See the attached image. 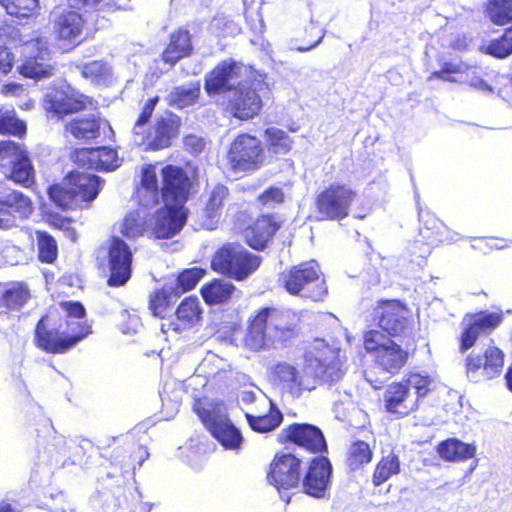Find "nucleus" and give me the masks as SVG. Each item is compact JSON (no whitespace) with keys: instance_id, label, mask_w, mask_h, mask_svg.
Instances as JSON below:
<instances>
[{"instance_id":"f257e3e1","label":"nucleus","mask_w":512,"mask_h":512,"mask_svg":"<svg viewBox=\"0 0 512 512\" xmlns=\"http://www.w3.org/2000/svg\"><path fill=\"white\" fill-rule=\"evenodd\" d=\"M275 384L292 398H298L304 391L316 388L318 382L331 383L342 376L339 363L333 353L330 356L307 355L301 370L288 362H278L271 367Z\"/></svg>"},{"instance_id":"f03ea898","label":"nucleus","mask_w":512,"mask_h":512,"mask_svg":"<svg viewBox=\"0 0 512 512\" xmlns=\"http://www.w3.org/2000/svg\"><path fill=\"white\" fill-rule=\"evenodd\" d=\"M189 192V179L178 167L168 165L163 169L162 200L164 208L159 209L150 219L149 227L158 239L176 235L186 221L184 203Z\"/></svg>"},{"instance_id":"7ed1b4c3","label":"nucleus","mask_w":512,"mask_h":512,"mask_svg":"<svg viewBox=\"0 0 512 512\" xmlns=\"http://www.w3.org/2000/svg\"><path fill=\"white\" fill-rule=\"evenodd\" d=\"M295 335V326L285 320L283 313L263 309L251 321L243 341L246 347L257 351L269 344L285 342Z\"/></svg>"},{"instance_id":"20e7f679","label":"nucleus","mask_w":512,"mask_h":512,"mask_svg":"<svg viewBox=\"0 0 512 512\" xmlns=\"http://www.w3.org/2000/svg\"><path fill=\"white\" fill-rule=\"evenodd\" d=\"M101 186L100 178L85 172L73 171L60 185L48 190L50 199L62 209L80 206L96 198Z\"/></svg>"},{"instance_id":"39448f33","label":"nucleus","mask_w":512,"mask_h":512,"mask_svg":"<svg viewBox=\"0 0 512 512\" xmlns=\"http://www.w3.org/2000/svg\"><path fill=\"white\" fill-rule=\"evenodd\" d=\"M194 410L205 427L225 449L234 451L241 449L243 437L228 418L227 408L223 403L208 402L202 404L198 402L195 404Z\"/></svg>"},{"instance_id":"423d86ee","label":"nucleus","mask_w":512,"mask_h":512,"mask_svg":"<svg viewBox=\"0 0 512 512\" xmlns=\"http://www.w3.org/2000/svg\"><path fill=\"white\" fill-rule=\"evenodd\" d=\"M261 258L237 243H228L218 249L212 259L214 271L242 281L260 266Z\"/></svg>"},{"instance_id":"0eeeda50","label":"nucleus","mask_w":512,"mask_h":512,"mask_svg":"<svg viewBox=\"0 0 512 512\" xmlns=\"http://www.w3.org/2000/svg\"><path fill=\"white\" fill-rule=\"evenodd\" d=\"M279 281L293 295L321 300L327 293L325 281L319 278L315 261L299 264L280 275Z\"/></svg>"},{"instance_id":"6e6552de","label":"nucleus","mask_w":512,"mask_h":512,"mask_svg":"<svg viewBox=\"0 0 512 512\" xmlns=\"http://www.w3.org/2000/svg\"><path fill=\"white\" fill-rule=\"evenodd\" d=\"M89 99L69 84L62 82L49 88L45 94L43 106L50 118L61 119L64 116L86 108Z\"/></svg>"},{"instance_id":"1a4fd4ad","label":"nucleus","mask_w":512,"mask_h":512,"mask_svg":"<svg viewBox=\"0 0 512 512\" xmlns=\"http://www.w3.org/2000/svg\"><path fill=\"white\" fill-rule=\"evenodd\" d=\"M251 74V70L240 63L225 60L219 63L205 77V90L209 95L223 92L230 94Z\"/></svg>"},{"instance_id":"9d476101","label":"nucleus","mask_w":512,"mask_h":512,"mask_svg":"<svg viewBox=\"0 0 512 512\" xmlns=\"http://www.w3.org/2000/svg\"><path fill=\"white\" fill-rule=\"evenodd\" d=\"M228 161L235 171L259 168L264 161L261 142L251 135H239L231 144Z\"/></svg>"},{"instance_id":"9b49d317","label":"nucleus","mask_w":512,"mask_h":512,"mask_svg":"<svg viewBox=\"0 0 512 512\" xmlns=\"http://www.w3.org/2000/svg\"><path fill=\"white\" fill-rule=\"evenodd\" d=\"M356 193L345 185H331L317 197L320 214L330 220H340L348 215Z\"/></svg>"},{"instance_id":"f8f14e48","label":"nucleus","mask_w":512,"mask_h":512,"mask_svg":"<svg viewBox=\"0 0 512 512\" xmlns=\"http://www.w3.org/2000/svg\"><path fill=\"white\" fill-rule=\"evenodd\" d=\"M504 354L496 346L489 345L483 355L471 353L466 359V372L471 381L490 380L501 374Z\"/></svg>"},{"instance_id":"ddd939ff","label":"nucleus","mask_w":512,"mask_h":512,"mask_svg":"<svg viewBox=\"0 0 512 512\" xmlns=\"http://www.w3.org/2000/svg\"><path fill=\"white\" fill-rule=\"evenodd\" d=\"M77 325L79 327L78 332L73 331V334L64 336L55 329H47L45 318H41L35 331L37 346L48 353L66 352L90 333L87 325L80 323H77Z\"/></svg>"},{"instance_id":"4468645a","label":"nucleus","mask_w":512,"mask_h":512,"mask_svg":"<svg viewBox=\"0 0 512 512\" xmlns=\"http://www.w3.org/2000/svg\"><path fill=\"white\" fill-rule=\"evenodd\" d=\"M301 461L291 453L276 454L270 464L267 479L279 492L298 486Z\"/></svg>"},{"instance_id":"2eb2a0df","label":"nucleus","mask_w":512,"mask_h":512,"mask_svg":"<svg viewBox=\"0 0 512 512\" xmlns=\"http://www.w3.org/2000/svg\"><path fill=\"white\" fill-rule=\"evenodd\" d=\"M502 317L498 313L479 312L467 315L461 322L460 351L469 350L482 336L490 334L500 323Z\"/></svg>"},{"instance_id":"dca6fc26","label":"nucleus","mask_w":512,"mask_h":512,"mask_svg":"<svg viewBox=\"0 0 512 512\" xmlns=\"http://www.w3.org/2000/svg\"><path fill=\"white\" fill-rule=\"evenodd\" d=\"M132 252L120 238L113 237L108 248L110 286H122L131 277Z\"/></svg>"},{"instance_id":"f3484780","label":"nucleus","mask_w":512,"mask_h":512,"mask_svg":"<svg viewBox=\"0 0 512 512\" xmlns=\"http://www.w3.org/2000/svg\"><path fill=\"white\" fill-rule=\"evenodd\" d=\"M409 310L399 301H384L375 308L379 326L390 335L404 334L410 328Z\"/></svg>"},{"instance_id":"a211bd4d","label":"nucleus","mask_w":512,"mask_h":512,"mask_svg":"<svg viewBox=\"0 0 512 512\" xmlns=\"http://www.w3.org/2000/svg\"><path fill=\"white\" fill-rule=\"evenodd\" d=\"M33 212L31 200L19 191L0 195V229H9L16 219L27 218Z\"/></svg>"},{"instance_id":"6ab92c4d","label":"nucleus","mask_w":512,"mask_h":512,"mask_svg":"<svg viewBox=\"0 0 512 512\" xmlns=\"http://www.w3.org/2000/svg\"><path fill=\"white\" fill-rule=\"evenodd\" d=\"M262 101L254 89L246 85V81L228 96V110L239 119H250L257 115Z\"/></svg>"},{"instance_id":"aec40b11","label":"nucleus","mask_w":512,"mask_h":512,"mask_svg":"<svg viewBox=\"0 0 512 512\" xmlns=\"http://www.w3.org/2000/svg\"><path fill=\"white\" fill-rule=\"evenodd\" d=\"M332 466L325 457L313 459L302 481L303 491L315 498H323L328 489Z\"/></svg>"},{"instance_id":"412c9836","label":"nucleus","mask_w":512,"mask_h":512,"mask_svg":"<svg viewBox=\"0 0 512 512\" xmlns=\"http://www.w3.org/2000/svg\"><path fill=\"white\" fill-rule=\"evenodd\" d=\"M281 436L314 453L322 452L327 448L320 429L310 424H292L282 430Z\"/></svg>"},{"instance_id":"4be33fe9","label":"nucleus","mask_w":512,"mask_h":512,"mask_svg":"<svg viewBox=\"0 0 512 512\" xmlns=\"http://www.w3.org/2000/svg\"><path fill=\"white\" fill-rule=\"evenodd\" d=\"M180 118L170 112L159 116L150 130L149 150H160L171 145L174 138L178 136Z\"/></svg>"},{"instance_id":"5701e85b","label":"nucleus","mask_w":512,"mask_h":512,"mask_svg":"<svg viewBox=\"0 0 512 512\" xmlns=\"http://www.w3.org/2000/svg\"><path fill=\"white\" fill-rule=\"evenodd\" d=\"M74 161L89 169L114 170L120 166L117 152L112 148L98 147L75 152Z\"/></svg>"},{"instance_id":"b1692460","label":"nucleus","mask_w":512,"mask_h":512,"mask_svg":"<svg viewBox=\"0 0 512 512\" xmlns=\"http://www.w3.org/2000/svg\"><path fill=\"white\" fill-rule=\"evenodd\" d=\"M385 408L389 413L406 416L418 408L417 398L410 393L405 382L390 384L384 394Z\"/></svg>"},{"instance_id":"393cba45","label":"nucleus","mask_w":512,"mask_h":512,"mask_svg":"<svg viewBox=\"0 0 512 512\" xmlns=\"http://www.w3.org/2000/svg\"><path fill=\"white\" fill-rule=\"evenodd\" d=\"M279 227L280 223L273 216L263 215L245 230L246 242L253 249L262 250Z\"/></svg>"},{"instance_id":"a878e982","label":"nucleus","mask_w":512,"mask_h":512,"mask_svg":"<svg viewBox=\"0 0 512 512\" xmlns=\"http://www.w3.org/2000/svg\"><path fill=\"white\" fill-rule=\"evenodd\" d=\"M228 189L221 184H218L212 188L209 193L208 200L205 208L199 217V225L207 230H213L218 223L224 200L227 198Z\"/></svg>"},{"instance_id":"bb28decb","label":"nucleus","mask_w":512,"mask_h":512,"mask_svg":"<svg viewBox=\"0 0 512 512\" xmlns=\"http://www.w3.org/2000/svg\"><path fill=\"white\" fill-rule=\"evenodd\" d=\"M163 167L161 175L163 176ZM162 190L158 185V172L157 167L153 165L144 166L141 170V185L138 188L137 196L141 206L148 207L158 203L159 198H162Z\"/></svg>"},{"instance_id":"cd10ccee","label":"nucleus","mask_w":512,"mask_h":512,"mask_svg":"<svg viewBox=\"0 0 512 512\" xmlns=\"http://www.w3.org/2000/svg\"><path fill=\"white\" fill-rule=\"evenodd\" d=\"M84 20L76 11H64L54 22V31L58 38L68 43H79L82 36Z\"/></svg>"},{"instance_id":"c85d7f7f","label":"nucleus","mask_w":512,"mask_h":512,"mask_svg":"<svg viewBox=\"0 0 512 512\" xmlns=\"http://www.w3.org/2000/svg\"><path fill=\"white\" fill-rule=\"evenodd\" d=\"M374 357L376 364L389 374L397 373L407 361V353L394 341L386 342Z\"/></svg>"},{"instance_id":"c756f323","label":"nucleus","mask_w":512,"mask_h":512,"mask_svg":"<svg viewBox=\"0 0 512 512\" xmlns=\"http://www.w3.org/2000/svg\"><path fill=\"white\" fill-rule=\"evenodd\" d=\"M200 317L199 300L195 297H187L176 310V322L169 323L168 329L175 332L182 331L199 322Z\"/></svg>"},{"instance_id":"7c9ffc66","label":"nucleus","mask_w":512,"mask_h":512,"mask_svg":"<svg viewBox=\"0 0 512 512\" xmlns=\"http://www.w3.org/2000/svg\"><path fill=\"white\" fill-rule=\"evenodd\" d=\"M192 51L191 37L187 30H178L171 35L170 44L163 52L165 63L174 65L179 59L188 56Z\"/></svg>"},{"instance_id":"2f4dec72","label":"nucleus","mask_w":512,"mask_h":512,"mask_svg":"<svg viewBox=\"0 0 512 512\" xmlns=\"http://www.w3.org/2000/svg\"><path fill=\"white\" fill-rule=\"evenodd\" d=\"M157 102L158 97L147 100L132 129L131 140L133 144L143 147L145 150H149L148 142H150V130L147 131L146 124L151 118Z\"/></svg>"},{"instance_id":"473e14b6","label":"nucleus","mask_w":512,"mask_h":512,"mask_svg":"<svg viewBox=\"0 0 512 512\" xmlns=\"http://www.w3.org/2000/svg\"><path fill=\"white\" fill-rule=\"evenodd\" d=\"M476 448L458 439H448L438 445V453L447 461H464L475 455Z\"/></svg>"},{"instance_id":"72a5a7b5","label":"nucleus","mask_w":512,"mask_h":512,"mask_svg":"<svg viewBox=\"0 0 512 512\" xmlns=\"http://www.w3.org/2000/svg\"><path fill=\"white\" fill-rule=\"evenodd\" d=\"M236 291V287L231 282L214 280L202 287L201 294L208 304H220L232 298Z\"/></svg>"},{"instance_id":"f704fd0d","label":"nucleus","mask_w":512,"mask_h":512,"mask_svg":"<svg viewBox=\"0 0 512 512\" xmlns=\"http://www.w3.org/2000/svg\"><path fill=\"white\" fill-rule=\"evenodd\" d=\"M2 173L6 178L23 186L31 185L34 180V169L26 151L23 152V157H19L17 161L8 167L7 170H3Z\"/></svg>"},{"instance_id":"c9c22d12","label":"nucleus","mask_w":512,"mask_h":512,"mask_svg":"<svg viewBox=\"0 0 512 512\" xmlns=\"http://www.w3.org/2000/svg\"><path fill=\"white\" fill-rule=\"evenodd\" d=\"M263 402L268 403L270 406V411L266 415L254 416L252 414L246 413V418L249 423V426L256 432H269L280 425L283 420L282 413L273 408V404L270 400L263 398Z\"/></svg>"},{"instance_id":"e433bc0d","label":"nucleus","mask_w":512,"mask_h":512,"mask_svg":"<svg viewBox=\"0 0 512 512\" xmlns=\"http://www.w3.org/2000/svg\"><path fill=\"white\" fill-rule=\"evenodd\" d=\"M200 94V84L188 83L175 87L167 96V102L170 106L176 108H185L194 104Z\"/></svg>"},{"instance_id":"4c0bfd02","label":"nucleus","mask_w":512,"mask_h":512,"mask_svg":"<svg viewBox=\"0 0 512 512\" xmlns=\"http://www.w3.org/2000/svg\"><path fill=\"white\" fill-rule=\"evenodd\" d=\"M149 225L147 224V215L144 210H136L126 215L123 222L120 224V232L127 238H136L146 231Z\"/></svg>"},{"instance_id":"58836bf2","label":"nucleus","mask_w":512,"mask_h":512,"mask_svg":"<svg viewBox=\"0 0 512 512\" xmlns=\"http://www.w3.org/2000/svg\"><path fill=\"white\" fill-rule=\"evenodd\" d=\"M66 439L63 436H55L54 442L39 451V460L48 465H60L67 456Z\"/></svg>"},{"instance_id":"ea45409f","label":"nucleus","mask_w":512,"mask_h":512,"mask_svg":"<svg viewBox=\"0 0 512 512\" xmlns=\"http://www.w3.org/2000/svg\"><path fill=\"white\" fill-rule=\"evenodd\" d=\"M69 131L77 139H94L99 135L100 124L94 117L75 119L66 126Z\"/></svg>"},{"instance_id":"a19ab883","label":"nucleus","mask_w":512,"mask_h":512,"mask_svg":"<svg viewBox=\"0 0 512 512\" xmlns=\"http://www.w3.org/2000/svg\"><path fill=\"white\" fill-rule=\"evenodd\" d=\"M400 471V461L396 454L389 453L384 456L376 465L372 476L374 485L379 486Z\"/></svg>"},{"instance_id":"79ce46f5","label":"nucleus","mask_w":512,"mask_h":512,"mask_svg":"<svg viewBox=\"0 0 512 512\" xmlns=\"http://www.w3.org/2000/svg\"><path fill=\"white\" fill-rule=\"evenodd\" d=\"M429 217H435L433 214H431L428 211H419V218L422 226L420 227V236L423 240H426V243H423L421 241V247L419 249L418 255L421 258H426L430 253L432 249V245L435 244V241L437 239V230L433 229V224L430 222H427V219ZM420 243V241H416L415 245Z\"/></svg>"},{"instance_id":"37998d69","label":"nucleus","mask_w":512,"mask_h":512,"mask_svg":"<svg viewBox=\"0 0 512 512\" xmlns=\"http://www.w3.org/2000/svg\"><path fill=\"white\" fill-rule=\"evenodd\" d=\"M487 14L496 25L508 24L512 21V0H489Z\"/></svg>"},{"instance_id":"c03bdc74","label":"nucleus","mask_w":512,"mask_h":512,"mask_svg":"<svg viewBox=\"0 0 512 512\" xmlns=\"http://www.w3.org/2000/svg\"><path fill=\"white\" fill-rule=\"evenodd\" d=\"M0 133L18 137L26 133V124L17 117L14 109L0 110Z\"/></svg>"},{"instance_id":"a18cd8bd","label":"nucleus","mask_w":512,"mask_h":512,"mask_svg":"<svg viewBox=\"0 0 512 512\" xmlns=\"http://www.w3.org/2000/svg\"><path fill=\"white\" fill-rule=\"evenodd\" d=\"M81 73L84 78L95 84L106 83L111 76V67L104 61L94 60L82 66Z\"/></svg>"},{"instance_id":"49530a36","label":"nucleus","mask_w":512,"mask_h":512,"mask_svg":"<svg viewBox=\"0 0 512 512\" xmlns=\"http://www.w3.org/2000/svg\"><path fill=\"white\" fill-rule=\"evenodd\" d=\"M265 137L269 150L275 154H285L291 149L292 140L283 130L275 127L267 128Z\"/></svg>"},{"instance_id":"de8ad7c7","label":"nucleus","mask_w":512,"mask_h":512,"mask_svg":"<svg viewBox=\"0 0 512 512\" xmlns=\"http://www.w3.org/2000/svg\"><path fill=\"white\" fill-rule=\"evenodd\" d=\"M54 67L40 60V58L25 60L19 67V72L28 78L36 80L48 78L53 75Z\"/></svg>"},{"instance_id":"09e8293b","label":"nucleus","mask_w":512,"mask_h":512,"mask_svg":"<svg viewBox=\"0 0 512 512\" xmlns=\"http://www.w3.org/2000/svg\"><path fill=\"white\" fill-rule=\"evenodd\" d=\"M404 382L409 389L413 388L415 390L416 395L414 397L417 398V402L436 386V380L432 376L422 373H411Z\"/></svg>"},{"instance_id":"8fccbe9b","label":"nucleus","mask_w":512,"mask_h":512,"mask_svg":"<svg viewBox=\"0 0 512 512\" xmlns=\"http://www.w3.org/2000/svg\"><path fill=\"white\" fill-rule=\"evenodd\" d=\"M19 53L26 60L40 58L45 60V55L48 54V42L44 38L36 37L25 40L18 47Z\"/></svg>"},{"instance_id":"3c124183","label":"nucleus","mask_w":512,"mask_h":512,"mask_svg":"<svg viewBox=\"0 0 512 512\" xmlns=\"http://www.w3.org/2000/svg\"><path fill=\"white\" fill-rule=\"evenodd\" d=\"M372 451L364 441L353 443L349 449L348 465L352 470H357L372 460Z\"/></svg>"},{"instance_id":"603ef678","label":"nucleus","mask_w":512,"mask_h":512,"mask_svg":"<svg viewBox=\"0 0 512 512\" xmlns=\"http://www.w3.org/2000/svg\"><path fill=\"white\" fill-rule=\"evenodd\" d=\"M0 5L11 16L27 18L38 7V0H0Z\"/></svg>"},{"instance_id":"864d4df0","label":"nucleus","mask_w":512,"mask_h":512,"mask_svg":"<svg viewBox=\"0 0 512 512\" xmlns=\"http://www.w3.org/2000/svg\"><path fill=\"white\" fill-rule=\"evenodd\" d=\"M29 290L22 283H12L3 293L5 305L11 309L21 307L29 298Z\"/></svg>"},{"instance_id":"5fc2aeb1","label":"nucleus","mask_w":512,"mask_h":512,"mask_svg":"<svg viewBox=\"0 0 512 512\" xmlns=\"http://www.w3.org/2000/svg\"><path fill=\"white\" fill-rule=\"evenodd\" d=\"M39 250V259L42 262L51 263L57 256V244L52 236L44 231L36 232Z\"/></svg>"},{"instance_id":"6e6d98bb","label":"nucleus","mask_w":512,"mask_h":512,"mask_svg":"<svg viewBox=\"0 0 512 512\" xmlns=\"http://www.w3.org/2000/svg\"><path fill=\"white\" fill-rule=\"evenodd\" d=\"M25 150L17 143L3 141L0 143V168L7 170L19 157H23Z\"/></svg>"},{"instance_id":"4d7b16f0","label":"nucleus","mask_w":512,"mask_h":512,"mask_svg":"<svg viewBox=\"0 0 512 512\" xmlns=\"http://www.w3.org/2000/svg\"><path fill=\"white\" fill-rule=\"evenodd\" d=\"M203 276V271L193 268L182 272L177 278L176 287L173 289L175 296L193 289Z\"/></svg>"},{"instance_id":"13d9d810","label":"nucleus","mask_w":512,"mask_h":512,"mask_svg":"<svg viewBox=\"0 0 512 512\" xmlns=\"http://www.w3.org/2000/svg\"><path fill=\"white\" fill-rule=\"evenodd\" d=\"M485 53L496 57L506 58L512 54V43L508 40V36L504 33L500 38L489 41L482 46Z\"/></svg>"},{"instance_id":"bf43d9fd","label":"nucleus","mask_w":512,"mask_h":512,"mask_svg":"<svg viewBox=\"0 0 512 512\" xmlns=\"http://www.w3.org/2000/svg\"><path fill=\"white\" fill-rule=\"evenodd\" d=\"M173 288H164L154 294L150 301V308L155 316L164 317V313L170 304V294Z\"/></svg>"},{"instance_id":"052dcab7","label":"nucleus","mask_w":512,"mask_h":512,"mask_svg":"<svg viewBox=\"0 0 512 512\" xmlns=\"http://www.w3.org/2000/svg\"><path fill=\"white\" fill-rule=\"evenodd\" d=\"M428 223L433 224V229L437 230V239L436 243H451L458 241L460 239L459 235L456 232L451 231L443 222H441L436 217H429L427 219Z\"/></svg>"},{"instance_id":"680f3d73","label":"nucleus","mask_w":512,"mask_h":512,"mask_svg":"<svg viewBox=\"0 0 512 512\" xmlns=\"http://www.w3.org/2000/svg\"><path fill=\"white\" fill-rule=\"evenodd\" d=\"M386 342H392L382 332L371 330L365 334L364 345L368 352H373L375 355L379 352L382 346H386Z\"/></svg>"},{"instance_id":"e2e57ef3","label":"nucleus","mask_w":512,"mask_h":512,"mask_svg":"<svg viewBox=\"0 0 512 512\" xmlns=\"http://www.w3.org/2000/svg\"><path fill=\"white\" fill-rule=\"evenodd\" d=\"M258 200L265 207H273L283 202L284 193L281 188L270 187L258 197Z\"/></svg>"},{"instance_id":"0e129e2a","label":"nucleus","mask_w":512,"mask_h":512,"mask_svg":"<svg viewBox=\"0 0 512 512\" xmlns=\"http://www.w3.org/2000/svg\"><path fill=\"white\" fill-rule=\"evenodd\" d=\"M466 66L462 63H445L440 71H436L432 74V77L454 82L456 81L450 74H457L465 72Z\"/></svg>"},{"instance_id":"69168bd1","label":"nucleus","mask_w":512,"mask_h":512,"mask_svg":"<svg viewBox=\"0 0 512 512\" xmlns=\"http://www.w3.org/2000/svg\"><path fill=\"white\" fill-rule=\"evenodd\" d=\"M13 66V55L9 52V50L0 46V72L3 74H7L11 71Z\"/></svg>"},{"instance_id":"338daca9","label":"nucleus","mask_w":512,"mask_h":512,"mask_svg":"<svg viewBox=\"0 0 512 512\" xmlns=\"http://www.w3.org/2000/svg\"><path fill=\"white\" fill-rule=\"evenodd\" d=\"M63 308L70 317L74 318H82L85 313L84 307L78 302H65Z\"/></svg>"},{"instance_id":"774afa93","label":"nucleus","mask_w":512,"mask_h":512,"mask_svg":"<svg viewBox=\"0 0 512 512\" xmlns=\"http://www.w3.org/2000/svg\"><path fill=\"white\" fill-rule=\"evenodd\" d=\"M185 145L191 147L193 152L198 153L204 149V142L197 136H188L185 138Z\"/></svg>"}]
</instances>
